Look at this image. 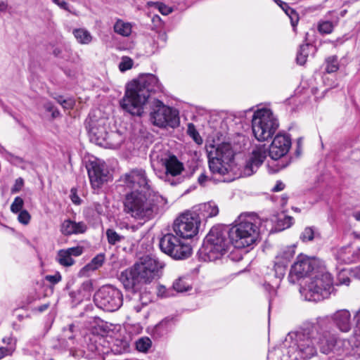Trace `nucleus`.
I'll return each mask as SVG.
<instances>
[{"label":"nucleus","mask_w":360,"mask_h":360,"mask_svg":"<svg viewBox=\"0 0 360 360\" xmlns=\"http://www.w3.org/2000/svg\"><path fill=\"white\" fill-rule=\"evenodd\" d=\"M151 346L152 341L148 337L141 338L136 342V348L141 352H147Z\"/></svg>","instance_id":"obj_31"},{"label":"nucleus","mask_w":360,"mask_h":360,"mask_svg":"<svg viewBox=\"0 0 360 360\" xmlns=\"http://www.w3.org/2000/svg\"><path fill=\"white\" fill-rule=\"evenodd\" d=\"M72 34L77 42L81 44H89L92 41V36L91 33L86 29L78 28L75 29Z\"/></svg>","instance_id":"obj_23"},{"label":"nucleus","mask_w":360,"mask_h":360,"mask_svg":"<svg viewBox=\"0 0 360 360\" xmlns=\"http://www.w3.org/2000/svg\"><path fill=\"white\" fill-rule=\"evenodd\" d=\"M86 169L94 189L100 188L110 177L106 165L100 160L90 161Z\"/></svg>","instance_id":"obj_15"},{"label":"nucleus","mask_w":360,"mask_h":360,"mask_svg":"<svg viewBox=\"0 0 360 360\" xmlns=\"http://www.w3.org/2000/svg\"><path fill=\"white\" fill-rule=\"evenodd\" d=\"M163 264L157 258L150 256L141 257L131 267L122 271L120 281L127 290L134 292V297L130 300L129 306L139 313L149 302L146 295L136 293L143 285L149 284L160 277Z\"/></svg>","instance_id":"obj_4"},{"label":"nucleus","mask_w":360,"mask_h":360,"mask_svg":"<svg viewBox=\"0 0 360 360\" xmlns=\"http://www.w3.org/2000/svg\"><path fill=\"white\" fill-rule=\"evenodd\" d=\"M47 308H48V305L44 304V305H41L39 307V310L40 311H43L46 310Z\"/></svg>","instance_id":"obj_62"},{"label":"nucleus","mask_w":360,"mask_h":360,"mask_svg":"<svg viewBox=\"0 0 360 360\" xmlns=\"http://www.w3.org/2000/svg\"><path fill=\"white\" fill-rule=\"evenodd\" d=\"M87 226L84 221L76 222L71 219H65L60 226V231L65 236L81 234L86 232Z\"/></svg>","instance_id":"obj_19"},{"label":"nucleus","mask_w":360,"mask_h":360,"mask_svg":"<svg viewBox=\"0 0 360 360\" xmlns=\"http://www.w3.org/2000/svg\"><path fill=\"white\" fill-rule=\"evenodd\" d=\"M310 48H311V46L309 44H304L300 46L297 54V62L298 64L302 65L306 63Z\"/></svg>","instance_id":"obj_28"},{"label":"nucleus","mask_w":360,"mask_h":360,"mask_svg":"<svg viewBox=\"0 0 360 360\" xmlns=\"http://www.w3.org/2000/svg\"><path fill=\"white\" fill-rule=\"evenodd\" d=\"M259 219L254 214L241 215L236 224L228 229L222 227L228 241L236 248L240 249L252 245L259 235Z\"/></svg>","instance_id":"obj_6"},{"label":"nucleus","mask_w":360,"mask_h":360,"mask_svg":"<svg viewBox=\"0 0 360 360\" xmlns=\"http://www.w3.org/2000/svg\"><path fill=\"white\" fill-rule=\"evenodd\" d=\"M333 290L331 274L325 272L313 278L306 287L302 288L300 292L304 296L306 300L319 302L328 298Z\"/></svg>","instance_id":"obj_9"},{"label":"nucleus","mask_w":360,"mask_h":360,"mask_svg":"<svg viewBox=\"0 0 360 360\" xmlns=\"http://www.w3.org/2000/svg\"><path fill=\"white\" fill-rule=\"evenodd\" d=\"M198 216L203 218H210L215 217L219 213V208L217 204L213 201H210L200 204L198 207Z\"/></svg>","instance_id":"obj_22"},{"label":"nucleus","mask_w":360,"mask_h":360,"mask_svg":"<svg viewBox=\"0 0 360 360\" xmlns=\"http://www.w3.org/2000/svg\"><path fill=\"white\" fill-rule=\"evenodd\" d=\"M172 321L173 318L167 317L164 319L155 326L154 328V333L159 336H162L166 334L171 327Z\"/></svg>","instance_id":"obj_26"},{"label":"nucleus","mask_w":360,"mask_h":360,"mask_svg":"<svg viewBox=\"0 0 360 360\" xmlns=\"http://www.w3.org/2000/svg\"><path fill=\"white\" fill-rule=\"evenodd\" d=\"M290 138L286 134H277L267 148L264 144L257 146L252 151L245 163L241 166L234 162V152L231 146L223 143L207 147L209 167L212 173L224 177V181H231L240 177L253 174L269 155L272 160H278L289 151Z\"/></svg>","instance_id":"obj_1"},{"label":"nucleus","mask_w":360,"mask_h":360,"mask_svg":"<svg viewBox=\"0 0 360 360\" xmlns=\"http://www.w3.org/2000/svg\"><path fill=\"white\" fill-rule=\"evenodd\" d=\"M24 204V201L22 198L16 197L11 205V210L13 213H18L21 212Z\"/></svg>","instance_id":"obj_38"},{"label":"nucleus","mask_w":360,"mask_h":360,"mask_svg":"<svg viewBox=\"0 0 360 360\" xmlns=\"http://www.w3.org/2000/svg\"><path fill=\"white\" fill-rule=\"evenodd\" d=\"M6 159L14 165H19L24 162L22 158L15 156L10 153H6Z\"/></svg>","instance_id":"obj_45"},{"label":"nucleus","mask_w":360,"mask_h":360,"mask_svg":"<svg viewBox=\"0 0 360 360\" xmlns=\"http://www.w3.org/2000/svg\"><path fill=\"white\" fill-rule=\"evenodd\" d=\"M70 198L73 204L79 205L82 203V200L77 195V191L75 188H72L70 190Z\"/></svg>","instance_id":"obj_42"},{"label":"nucleus","mask_w":360,"mask_h":360,"mask_svg":"<svg viewBox=\"0 0 360 360\" xmlns=\"http://www.w3.org/2000/svg\"><path fill=\"white\" fill-rule=\"evenodd\" d=\"M156 8L159 10V11L165 15H167L172 13V10L170 7L166 6L165 4L162 3H155Z\"/></svg>","instance_id":"obj_44"},{"label":"nucleus","mask_w":360,"mask_h":360,"mask_svg":"<svg viewBox=\"0 0 360 360\" xmlns=\"http://www.w3.org/2000/svg\"><path fill=\"white\" fill-rule=\"evenodd\" d=\"M285 185L281 181H278L274 187L272 188V191L274 192L281 191L284 189Z\"/></svg>","instance_id":"obj_53"},{"label":"nucleus","mask_w":360,"mask_h":360,"mask_svg":"<svg viewBox=\"0 0 360 360\" xmlns=\"http://www.w3.org/2000/svg\"><path fill=\"white\" fill-rule=\"evenodd\" d=\"M200 219L195 212H186L176 219L173 224V231L184 240L195 236L199 229Z\"/></svg>","instance_id":"obj_13"},{"label":"nucleus","mask_w":360,"mask_h":360,"mask_svg":"<svg viewBox=\"0 0 360 360\" xmlns=\"http://www.w3.org/2000/svg\"><path fill=\"white\" fill-rule=\"evenodd\" d=\"M65 250L71 257H78L83 252V248L81 246L72 247Z\"/></svg>","instance_id":"obj_43"},{"label":"nucleus","mask_w":360,"mask_h":360,"mask_svg":"<svg viewBox=\"0 0 360 360\" xmlns=\"http://www.w3.org/2000/svg\"><path fill=\"white\" fill-rule=\"evenodd\" d=\"M285 14L290 19L292 26L295 27L299 21V15L297 13L293 8H290L288 11H285Z\"/></svg>","instance_id":"obj_40"},{"label":"nucleus","mask_w":360,"mask_h":360,"mask_svg":"<svg viewBox=\"0 0 360 360\" xmlns=\"http://www.w3.org/2000/svg\"><path fill=\"white\" fill-rule=\"evenodd\" d=\"M188 133L190 135V136H191L193 139L195 143H197L198 144L202 143V139L193 124H189L188 125Z\"/></svg>","instance_id":"obj_36"},{"label":"nucleus","mask_w":360,"mask_h":360,"mask_svg":"<svg viewBox=\"0 0 360 360\" xmlns=\"http://www.w3.org/2000/svg\"><path fill=\"white\" fill-rule=\"evenodd\" d=\"M352 274L356 278L360 279V266H358L355 269H354L352 271Z\"/></svg>","instance_id":"obj_55"},{"label":"nucleus","mask_w":360,"mask_h":360,"mask_svg":"<svg viewBox=\"0 0 360 360\" xmlns=\"http://www.w3.org/2000/svg\"><path fill=\"white\" fill-rule=\"evenodd\" d=\"M161 162L166 169L167 176L169 174L172 176H177L180 174L184 169L182 163L180 162L174 155L162 158Z\"/></svg>","instance_id":"obj_20"},{"label":"nucleus","mask_w":360,"mask_h":360,"mask_svg":"<svg viewBox=\"0 0 360 360\" xmlns=\"http://www.w3.org/2000/svg\"><path fill=\"white\" fill-rule=\"evenodd\" d=\"M58 6L65 10H68V4L66 1L61 0L58 4Z\"/></svg>","instance_id":"obj_57"},{"label":"nucleus","mask_w":360,"mask_h":360,"mask_svg":"<svg viewBox=\"0 0 360 360\" xmlns=\"http://www.w3.org/2000/svg\"><path fill=\"white\" fill-rule=\"evenodd\" d=\"M338 283L341 285H348L350 282L349 278L347 276V271L345 269H341L338 274Z\"/></svg>","instance_id":"obj_39"},{"label":"nucleus","mask_w":360,"mask_h":360,"mask_svg":"<svg viewBox=\"0 0 360 360\" xmlns=\"http://www.w3.org/2000/svg\"><path fill=\"white\" fill-rule=\"evenodd\" d=\"M105 261V255L98 254L94 257L91 261L85 266V269L88 271H94L100 268Z\"/></svg>","instance_id":"obj_30"},{"label":"nucleus","mask_w":360,"mask_h":360,"mask_svg":"<svg viewBox=\"0 0 360 360\" xmlns=\"http://www.w3.org/2000/svg\"><path fill=\"white\" fill-rule=\"evenodd\" d=\"M284 220L286 224V227L288 228L292 224L293 218L291 217H285Z\"/></svg>","instance_id":"obj_56"},{"label":"nucleus","mask_w":360,"mask_h":360,"mask_svg":"<svg viewBox=\"0 0 360 360\" xmlns=\"http://www.w3.org/2000/svg\"><path fill=\"white\" fill-rule=\"evenodd\" d=\"M207 181V176L204 173L201 174L198 179V183L202 186L204 185Z\"/></svg>","instance_id":"obj_54"},{"label":"nucleus","mask_w":360,"mask_h":360,"mask_svg":"<svg viewBox=\"0 0 360 360\" xmlns=\"http://www.w3.org/2000/svg\"><path fill=\"white\" fill-rule=\"evenodd\" d=\"M56 260L63 266H70L74 264L75 260L68 254L65 249L60 250L57 253Z\"/></svg>","instance_id":"obj_27"},{"label":"nucleus","mask_w":360,"mask_h":360,"mask_svg":"<svg viewBox=\"0 0 360 360\" xmlns=\"http://www.w3.org/2000/svg\"><path fill=\"white\" fill-rule=\"evenodd\" d=\"M315 236V230L314 227H306L301 233L300 238L303 242L311 241Z\"/></svg>","instance_id":"obj_34"},{"label":"nucleus","mask_w":360,"mask_h":360,"mask_svg":"<svg viewBox=\"0 0 360 360\" xmlns=\"http://www.w3.org/2000/svg\"><path fill=\"white\" fill-rule=\"evenodd\" d=\"M160 250L174 259H185L192 253L191 245L178 234L167 233L159 240Z\"/></svg>","instance_id":"obj_10"},{"label":"nucleus","mask_w":360,"mask_h":360,"mask_svg":"<svg viewBox=\"0 0 360 360\" xmlns=\"http://www.w3.org/2000/svg\"><path fill=\"white\" fill-rule=\"evenodd\" d=\"M356 320V330L353 338L355 339L354 345L358 347L360 346V309L354 314Z\"/></svg>","instance_id":"obj_33"},{"label":"nucleus","mask_w":360,"mask_h":360,"mask_svg":"<svg viewBox=\"0 0 360 360\" xmlns=\"http://www.w3.org/2000/svg\"><path fill=\"white\" fill-rule=\"evenodd\" d=\"M333 24L330 21H322L319 23L318 30L322 34H330L333 30Z\"/></svg>","instance_id":"obj_35"},{"label":"nucleus","mask_w":360,"mask_h":360,"mask_svg":"<svg viewBox=\"0 0 360 360\" xmlns=\"http://www.w3.org/2000/svg\"><path fill=\"white\" fill-rule=\"evenodd\" d=\"M18 219L21 224H27L30 220V214L27 211L22 210L20 212Z\"/></svg>","instance_id":"obj_41"},{"label":"nucleus","mask_w":360,"mask_h":360,"mask_svg":"<svg viewBox=\"0 0 360 360\" xmlns=\"http://www.w3.org/2000/svg\"><path fill=\"white\" fill-rule=\"evenodd\" d=\"M326 70L328 73L336 72L339 69L338 57L335 56H329L326 60Z\"/></svg>","instance_id":"obj_32"},{"label":"nucleus","mask_w":360,"mask_h":360,"mask_svg":"<svg viewBox=\"0 0 360 360\" xmlns=\"http://www.w3.org/2000/svg\"><path fill=\"white\" fill-rule=\"evenodd\" d=\"M323 319H326L324 325L332 320L335 326L342 332L347 333L351 330V314L347 309H340L333 313L330 317L326 316Z\"/></svg>","instance_id":"obj_16"},{"label":"nucleus","mask_w":360,"mask_h":360,"mask_svg":"<svg viewBox=\"0 0 360 360\" xmlns=\"http://www.w3.org/2000/svg\"><path fill=\"white\" fill-rule=\"evenodd\" d=\"M326 319H318L316 323L300 330L291 331L285 337V343L289 347L290 356L297 360H309L318 354L332 352L336 338L323 329Z\"/></svg>","instance_id":"obj_3"},{"label":"nucleus","mask_w":360,"mask_h":360,"mask_svg":"<svg viewBox=\"0 0 360 360\" xmlns=\"http://www.w3.org/2000/svg\"><path fill=\"white\" fill-rule=\"evenodd\" d=\"M275 2L277 4L278 6H279L283 11L285 13V11H288L290 7L288 6V4L281 0H274Z\"/></svg>","instance_id":"obj_52"},{"label":"nucleus","mask_w":360,"mask_h":360,"mask_svg":"<svg viewBox=\"0 0 360 360\" xmlns=\"http://www.w3.org/2000/svg\"><path fill=\"white\" fill-rule=\"evenodd\" d=\"M230 246L223 233L221 226L212 227L206 236L199 250L200 258L205 262H214L220 259Z\"/></svg>","instance_id":"obj_7"},{"label":"nucleus","mask_w":360,"mask_h":360,"mask_svg":"<svg viewBox=\"0 0 360 360\" xmlns=\"http://www.w3.org/2000/svg\"><path fill=\"white\" fill-rule=\"evenodd\" d=\"M58 102L63 106L65 109H70L72 108L74 102L71 99H63L61 97L58 98Z\"/></svg>","instance_id":"obj_47"},{"label":"nucleus","mask_w":360,"mask_h":360,"mask_svg":"<svg viewBox=\"0 0 360 360\" xmlns=\"http://www.w3.org/2000/svg\"><path fill=\"white\" fill-rule=\"evenodd\" d=\"M172 288L177 292H184L191 289V284L189 279L185 277H180L173 283Z\"/></svg>","instance_id":"obj_25"},{"label":"nucleus","mask_w":360,"mask_h":360,"mask_svg":"<svg viewBox=\"0 0 360 360\" xmlns=\"http://www.w3.org/2000/svg\"><path fill=\"white\" fill-rule=\"evenodd\" d=\"M14 349L13 347H0V359L6 356L11 355Z\"/></svg>","instance_id":"obj_50"},{"label":"nucleus","mask_w":360,"mask_h":360,"mask_svg":"<svg viewBox=\"0 0 360 360\" xmlns=\"http://www.w3.org/2000/svg\"><path fill=\"white\" fill-rule=\"evenodd\" d=\"M313 270V266L311 261L305 257L299 256L296 262L291 266L289 278L292 281L293 276H296L298 279L302 277L306 276L309 273Z\"/></svg>","instance_id":"obj_17"},{"label":"nucleus","mask_w":360,"mask_h":360,"mask_svg":"<svg viewBox=\"0 0 360 360\" xmlns=\"http://www.w3.org/2000/svg\"><path fill=\"white\" fill-rule=\"evenodd\" d=\"M295 245L287 246L277 254L274 260V272L276 281L274 285L265 283L264 287L269 292L271 297L276 294V288L281 280L284 277L287 268L295 254Z\"/></svg>","instance_id":"obj_12"},{"label":"nucleus","mask_w":360,"mask_h":360,"mask_svg":"<svg viewBox=\"0 0 360 360\" xmlns=\"http://www.w3.org/2000/svg\"><path fill=\"white\" fill-rule=\"evenodd\" d=\"M153 123L159 127H170L174 128L179 124V112L167 106L162 102L157 101L155 108L151 112Z\"/></svg>","instance_id":"obj_14"},{"label":"nucleus","mask_w":360,"mask_h":360,"mask_svg":"<svg viewBox=\"0 0 360 360\" xmlns=\"http://www.w3.org/2000/svg\"><path fill=\"white\" fill-rule=\"evenodd\" d=\"M336 259L344 264L356 262L360 259V248L351 245L342 247L338 250Z\"/></svg>","instance_id":"obj_18"},{"label":"nucleus","mask_w":360,"mask_h":360,"mask_svg":"<svg viewBox=\"0 0 360 360\" xmlns=\"http://www.w3.org/2000/svg\"><path fill=\"white\" fill-rule=\"evenodd\" d=\"M6 153H8L3 146L0 145V153L3 154L6 158Z\"/></svg>","instance_id":"obj_60"},{"label":"nucleus","mask_w":360,"mask_h":360,"mask_svg":"<svg viewBox=\"0 0 360 360\" xmlns=\"http://www.w3.org/2000/svg\"><path fill=\"white\" fill-rule=\"evenodd\" d=\"M311 91H312L313 94L316 95L317 91H318V89L317 88H313L311 89Z\"/></svg>","instance_id":"obj_64"},{"label":"nucleus","mask_w":360,"mask_h":360,"mask_svg":"<svg viewBox=\"0 0 360 360\" xmlns=\"http://www.w3.org/2000/svg\"><path fill=\"white\" fill-rule=\"evenodd\" d=\"M53 53L56 57H61V50L60 48H55L53 51Z\"/></svg>","instance_id":"obj_58"},{"label":"nucleus","mask_w":360,"mask_h":360,"mask_svg":"<svg viewBox=\"0 0 360 360\" xmlns=\"http://www.w3.org/2000/svg\"><path fill=\"white\" fill-rule=\"evenodd\" d=\"M23 186V179L22 178H18L15 180V184L13 186L11 191L12 193L18 192Z\"/></svg>","instance_id":"obj_51"},{"label":"nucleus","mask_w":360,"mask_h":360,"mask_svg":"<svg viewBox=\"0 0 360 360\" xmlns=\"http://www.w3.org/2000/svg\"><path fill=\"white\" fill-rule=\"evenodd\" d=\"M61 276L60 274H56L54 275H48L46 276V281H49L53 284H56L61 281Z\"/></svg>","instance_id":"obj_49"},{"label":"nucleus","mask_w":360,"mask_h":360,"mask_svg":"<svg viewBox=\"0 0 360 360\" xmlns=\"http://www.w3.org/2000/svg\"><path fill=\"white\" fill-rule=\"evenodd\" d=\"M278 127V120L271 109L262 108L254 112L252 129L255 137L259 141H264L271 138Z\"/></svg>","instance_id":"obj_8"},{"label":"nucleus","mask_w":360,"mask_h":360,"mask_svg":"<svg viewBox=\"0 0 360 360\" xmlns=\"http://www.w3.org/2000/svg\"><path fill=\"white\" fill-rule=\"evenodd\" d=\"M354 217H355V219H356L357 221H359V220H360V212H356V213L354 214Z\"/></svg>","instance_id":"obj_63"},{"label":"nucleus","mask_w":360,"mask_h":360,"mask_svg":"<svg viewBox=\"0 0 360 360\" xmlns=\"http://www.w3.org/2000/svg\"><path fill=\"white\" fill-rule=\"evenodd\" d=\"M133 60L127 56L123 57L120 63L119 69L121 72H125L132 68Z\"/></svg>","instance_id":"obj_37"},{"label":"nucleus","mask_w":360,"mask_h":360,"mask_svg":"<svg viewBox=\"0 0 360 360\" xmlns=\"http://www.w3.org/2000/svg\"><path fill=\"white\" fill-rule=\"evenodd\" d=\"M108 243L115 245L124 239V236L117 233L113 229H108L105 232Z\"/></svg>","instance_id":"obj_29"},{"label":"nucleus","mask_w":360,"mask_h":360,"mask_svg":"<svg viewBox=\"0 0 360 360\" xmlns=\"http://www.w3.org/2000/svg\"><path fill=\"white\" fill-rule=\"evenodd\" d=\"M96 305L106 311H115L123 303V295L120 289L112 285L102 286L94 295Z\"/></svg>","instance_id":"obj_11"},{"label":"nucleus","mask_w":360,"mask_h":360,"mask_svg":"<svg viewBox=\"0 0 360 360\" xmlns=\"http://www.w3.org/2000/svg\"><path fill=\"white\" fill-rule=\"evenodd\" d=\"M122 185L130 190L123 199L124 212L136 220L153 219L166 203L165 199L153 192L145 170L134 169L120 178Z\"/></svg>","instance_id":"obj_2"},{"label":"nucleus","mask_w":360,"mask_h":360,"mask_svg":"<svg viewBox=\"0 0 360 360\" xmlns=\"http://www.w3.org/2000/svg\"><path fill=\"white\" fill-rule=\"evenodd\" d=\"M88 131L90 137L94 139L98 144H101V141L106 140L108 136L105 127L100 123L92 122L89 125Z\"/></svg>","instance_id":"obj_21"},{"label":"nucleus","mask_w":360,"mask_h":360,"mask_svg":"<svg viewBox=\"0 0 360 360\" xmlns=\"http://www.w3.org/2000/svg\"><path fill=\"white\" fill-rule=\"evenodd\" d=\"M8 5L4 1H0V11H5L7 9Z\"/></svg>","instance_id":"obj_59"},{"label":"nucleus","mask_w":360,"mask_h":360,"mask_svg":"<svg viewBox=\"0 0 360 360\" xmlns=\"http://www.w3.org/2000/svg\"><path fill=\"white\" fill-rule=\"evenodd\" d=\"M114 30L118 34L123 37H128L131 33V25L129 22L118 20L114 25Z\"/></svg>","instance_id":"obj_24"},{"label":"nucleus","mask_w":360,"mask_h":360,"mask_svg":"<svg viewBox=\"0 0 360 360\" xmlns=\"http://www.w3.org/2000/svg\"><path fill=\"white\" fill-rule=\"evenodd\" d=\"M45 109L51 112V115L53 118L58 117L60 115L59 111L50 103L45 105Z\"/></svg>","instance_id":"obj_48"},{"label":"nucleus","mask_w":360,"mask_h":360,"mask_svg":"<svg viewBox=\"0 0 360 360\" xmlns=\"http://www.w3.org/2000/svg\"><path fill=\"white\" fill-rule=\"evenodd\" d=\"M11 341H12V339L11 338H4L3 339V342L8 344V345H10Z\"/></svg>","instance_id":"obj_61"},{"label":"nucleus","mask_w":360,"mask_h":360,"mask_svg":"<svg viewBox=\"0 0 360 360\" xmlns=\"http://www.w3.org/2000/svg\"><path fill=\"white\" fill-rule=\"evenodd\" d=\"M171 290L166 288L164 285L158 287V295L161 297H167L172 295Z\"/></svg>","instance_id":"obj_46"},{"label":"nucleus","mask_w":360,"mask_h":360,"mask_svg":"<svg viewBox=\"0 0 360 360\" xmlns=\"http://www.w3.org/2000/svg\"><path fill=\"white\" fill-rule=\"evenodd\" d=\"M162 86L156 76L152 74L140 75L127 85L120 104L123 110L133 116H141L143 107L151 93L162 91Z\"/></svg>","instance_id":"obj_5"}]
</instances>
